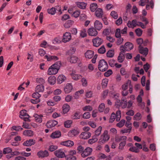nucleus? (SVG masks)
<instances>
[{"label": "nucleus", "instance_id": "obj_22", "mask_svg": "<svg viewBox=\"0 0 160 160\" xmlns=\"http://www.w3.org/2000/svg\"><path fill=\"white\" fill-rule=\"evenodd\" d=\"M56 78L55 76H50L48 78V82L51 85H54L56 82Z\"/></svg>", "mask_w": 160, "mask_h": 160}, {"label": "nucleus", "instance_id": "obj_20", "mask_svg": "<svg viewBox=\"0 0 160 160\" xmlns=\"http://www.w3.org/2000/svg\"><path fill=\"white\" fill-rule=\"evenodd\" d=\"M66 79V78L62 75H59L57 79V82L58 84L62 83Z\"/></svg>", "mask_w": 160, "mask_h": 160}, {"label": "nucleus", "instance_id": "obj_56", "mask_svg": "<svg viewBox=\"0 0 160 160\" xmlns=\"http://www.w3.org/2000/svg\"><path fill=\"white\" fill-rule=\"evenodd\" d=\"M111 31L110 29H108V28H107L106 29H105L103 32V33L106 36L108 35L111 32Z\"/></svg>", "mask_w": 160, "mask_h": 160}, {"label": "nucleus", "instance_id": "obj_33", "mask_svg": "<svg viewBox=\"0 0 160 160\" xmlns=\"http://www.w3.org/2000/svg\"><path fill=\"white\" fill-rule=\"evenodd\" d=\"M62 108L64 113H66L69 110V106L67 104H65L63 105Z\"/></svg>", "mask_w": 160, "mask_h": 160}, {"label": "nucleus", "instance_id": "obj_11", "mask_svg": "<svg viewBox=\"0 0 160 160\" xmlns=\"http://www.w3.org/2000/svg\"><path fill=\"white\" fill-rule=\"evenodd\" d=\"M63 38L62 41L64 42H66L70 40V33L69 32H66L63 35Z\"/></svg>", "mask_w": 160, "mask_h": 160}, {"label": "nucleus", "instance_id": "obj_26", "mask_svg": "<svg viewBox=\"0 0 160 160\" xmlns=\"http://www.w3.org/2000/svg\"><path fill=\"white\" fill-rule=\"evenodd\" d=\"M77 6L80 8L82 9H84L86 8L87 5L86 3L84 2H77Z\"/></svg>", "mask_w": 160, "mask_h": 160}, {"label": "nucleus", "instance_id": "obj_54", "mask_svg": "<svg viewBox=\"0 0 160 160\" xmlns=\"http://www.w3.org/2000/svg\"><path fill=\"white\" fill-rule=\"evenodd\" d=\"M116 115L114 113H112L109 120L110 123H112L115 120Z\"/></svg>", "mask_w": 160, "mask_h": 160}, {"label": "nucleus", "instance_id": "obj_63", "mask_svg": "<svg viewBox=\"0 0 160 160\" xmlns=\"http://www.w3.org/2000/svg\"><path fill=\"white\" fill-rule=\"evenodd\" d=\"M32 96L33 98L37 99L41 97V95L38 92H36L33 93L32 94Z\"/></svg>", "mask_w": 160, "mask_h": 160}, {"label": "nucleus", "instance_id": "obj_16", "mask_svg": "<svg viewBox=\"0 0 160 160\" xmlns=\"http://www.w3.org/2000/svg\"><path fill=\"white\" fill-rule=\"evenodd\" d=\"M94 26L95 28L98 30H100L102 27V23L98 20L95 21L94 23Z\"/></svg>", "mask_w": 160, "mask_h": 160}, {"label": "nucleus", "instance_id": "obj_37", "mask_svg": "<svg viewBox=\"0 0 160 160\" xmlns=\"http://www.w3.org/2000/svg\"><path fill=\"white\" fill-rule=\"evenodd\" d=\"M131 81L128 80L127 82L122 85V88L123 90H125L128 88L129 85H131Z\"/></svg>", "mask_w": 160, "mask_h": 160}, {"label": "nucleus", "instance_id": "obj_7", "mask_svg": "<svg viewBox=\"0 0 160 160\" xmlns=\"http://www.w3.org/2000/svg\"><path fill=\"white\" fill-rule=\"evenodd\" d=\"M138 48L139 52L146 56L148 54V48H144L142 45H139Z\"/></svg>", "mask_w": 160, "mask_h": 160}, {"label": "nucleus", "instance_id": "obj_44", "mask_svg": "<svg viewBox=\"0 0 160 160\" xmlns=\"http://www.w3.org/2000/svg\"><path fill=\"white\" fill-rule=\"evenodd\" d=\"M87 36V34L86 32V30L85 29H83L81 31V33L80 34V36L82 38H84Z\"/></svg>", "mask_w": 160, "mask_h": 160}, {"label": "nucleus", "instance_id": "obj_53", "mask_svg": "<svg viewBox=\"0 0 160 160\" xmlns=\"http://www.w3.org/2000/svg\"><path fill=\"white\" fill-rule=\"evenodd\" d=\"M121 30L119 28H118L116 30L115 35V37L117 38H119L121 37V33H120Z\"/></svg>", "mask_w": 160, "mask_h": 160}, {"label": "nucleus", "instance_id": "obj_58", "mask_svg": "<svg viewBox=\"0 0 160 160\" xmlns=\"http://www.w3.org/2000/svg\"><path fill=\"white\" fill-rule=\"evenodd\" d=\"M120 50L121 51L120 53H123L125 52L126 51L128 50L127 48H126V47H125V45L124 46L123 45L121 46L120 47Z\"/></svg>", "mask_w": 160, "mask_h": 160}, {"label": "nucleus", "instance_id": "obj_41", "mask_svg": "<svg viewBox=\"0 0 160 160\" xmlns=\"http://www.w3.org/2000/svg\"><path fill=\"white\" fill-rule=\"evenodd\" d=\"M81 117L80 112H76L74 114V116L72 118L73 119H79Z\"/></svg>", "mask_w": 160, "mask_h": 160}, {"label": "nucleus", "instance_id": "obj_1", "mask_svg": "<svg viewBox=\"0 0 160 160\" xmlns=\"http://www.w3.org/2000/svg\"><path fill=\"white\" fill-rule=\"evenodd\" d=\"M61 65V62L60 61L56 62L51 65L48 68L47 74L48 75H55L58 72Z\"/></svg>", "mask_w": 160, "mask_h": 160}, {"label": "nucleus", "instance_id": "obj_32", "mask_svg": "<svg viewBox=\"0 0 160 160\" xmlns=\"http://www.w3.org/2000/svg\"><path fill=\"white\" fill-rule=\"evenodd\" d=\"M25 116H28V115L27 113V111L25 110H23L20 112L19 117L20 118H23Z\"/></svg>", "mask_w": 160, "mask_h": 160}, {"label": "nucleus", "instance_id": "obj_6", "mask_svg": "<svg viewBox=\"0 0 160 160\" xmlns=\"http://www.w3.org/2000/svg\"><path fill=\"white\" fill-rule=\"evenodd\" d=\"M54 154L57 157L59 158H62L65 157L64 152L61 149L55 151L54 152Z\"/></svg>", "mask_w": 160, "mask_h": 160}, {"label": "nucleus", "instance_id": "obj_12", "mask_svg": "<svg viewBox=\"0 0 160 160\" xmlns=\"http://www.w3.org/2000/svg\"><path fill=\"white\" fill-rule=\"evenodd\" d=\"M94 53V51L88 50L85 53V56L86 58L90 59L93 57Z\"/></svg>", "mask_w": 160, "mask_h": 160}, {"label": "nucleus", "instance_id": "obj_38", "mask_svg": "<svg viewBox=\"0 0 160 160\" xmlns=\"http://www.w3.org/2000/svg\"><path fill=\"white\" fill-rule=\"evenodd\" d=\"M12 152V149L9 147H8L5 148L3 149V152L4 154H5L7 153H11Z\"/></svg>", "mask_w": 160, "mask_h": 160}, {"label": "nucleus", "instance_id": "obj_23", "mask_svg": "<svg viewBox=\"0 0 160 160\" xmlns=\"http://www.w3.org/2000/svg\"><path fill=\"white\" fill-rule=\"evenodd\" d=\"M42 115H39L38 114H35L34 115L35 121L37 122H39V123H41L42 122Z\"/></svg>", "mask_w": 160, "mask_h": 160}, {"label": "nucleus", "instance_id": "obj_47", "mask_svg": "<svg viewBox=\"0 0 160 160\" xmlns=\"http://www.w3.org/2000/svg\"><path fill=\"white\" fill-rule=\"evenodd\" d=\"M129 150L130 151L136 153H138L139 152V150L138 148H137L136 147L134 146L130 147Z\"/></svg>", "mask_w": 160, "mask_h": 160}, {"label": "nucleus", "instance_id": "obj_55", "mask_svg": "<svg viewBox=\"0 0 160 160\" xmlns=\"http://www.w3.org/2000/svg\"><path fill=\"white\" fill-rule=\"evenodd\" d=\"M126 143V141L121 142L119 145V149L122 150L123 148L124 147Z\"/></svg>", "mask_w": 160, "mask_h": 160}, {"label": "nucleus", "instance_id": "obj_52", "mask_svg": "<svg viewBox=\"0 0 160 160\" xmlns=\"http://www.w3.org/2000/svg\"><path fill=\"white\" fill-rule=\"evenodd\" d=\"M56 9L54 8H51L48 9V12L49 14L52 15H54L56 12Z\"/></svg>", "mask_w": 160, "mask_h": 160}, {"label": "nucleus", "instance_id": "obj_15", "mask_svg": "<svg viewBox=\"0 0 160 160\" xmlns=\"http://www.w3.org/2000/svg\"><path fill=\"white\" fill-rule=\"evenodd\" d=\"M79 133L78 129L77 128L72 129L71 130V137L76 136Z\"/></svg>", "mask_w": 160, "mask_h": 160}, {"label": "nucleus", "instance_id": "obj_51", "mask_svg": "<svg viewBox=\"0 0 160 160\" xmlns=\"http://www.w3.org/2000/svg\"><path fill=\"white\" fill-rule=\"evenodd\" d=\"M135 32L137 35L140 37L141 36L142 34V31L139 28H138L135 30Z\"/></svg>", "mask_w": 160, "mask_h": 160}, {"label": "nucleus", "instance_id": "obj_24", "mask_svg": "<svg viewBox=\"0 0 160 160\" xmlns=\"http://www.w3.org/2000/svg\"><path fill=\"white\" fill-rule=\"evenodd\" d=\"M44 90V87L43 85H38L36 87L35 91L37 92H43Z\"/></svg>", "mask_w": 160, "mask_h": 160}, {"label": "nucleus", "instance_id": "obj_2", "mask_svg": "<svg viewBox=\"0 0 160 160\" xmlns=\"http://www.w3.org/2000/svg\"><path fill=\"white\" fill-rule=\"evenodd\" d=\"M108 68V65L105 60L103 59L100 60L98 65V68L99 70L102 72H104L106 71Z\"/></svg>", "mask_w": 160, "mask_h": 160}, {"label": "nucleus", "instance_id": "obj_48", "mask_svg": "<svg viewBox=\"0 0 160 160\" xmlns=\"http://www.w3.org/2000/svg\"><path fill=\"white\" fill-rule=\"evenodd\" d=\"M58 148V146L56 145H52L49 147L48 150L51 152H53Z\"/></svg>", "mask_w": 160, "mask_h": 160}, {"label": "nucleus", "instance_id": "obj_64", "mask_svg": "<svg viewBox=\"0 0 160 160\" xmlns=\"http://www.w3.org/2000/svg\"><path fill=\"white\" fill-rule=\"evenodd\" d=\"M80 19L82 21H84L86 19L87 17L85 14H80Z\"/></svg>", "mask_w": 160, "mask_h": 160}, {"label": "nucleus", "instance_id": "obj_43", "mask_svg": "<svg viewBox=\"0 0 160 160\" xmlns=\"http://www.w3.org/2000/svg\"><path fill=\"white\" fill-rule=\"evenodd\" d=\"M83 90H81L76 92L75 95L74 96L75 99H77L78 98L79 95L83 93Z\"/></svg>", "mask_w": 160, "mask_h": 160}, {"label": "nucleus", "instance_id": "obj_59", "mask_svg": "<svg viewBox=\"0 0 160 160\" xmlns=\"http://www.w3.org/2000/svg\"><path fill=\"white\" fill-rule=\"evenodd\" d=\"M110 15L115 19H116L118 18V14L117 12L115 11H112Z\"/></svg>", "mask_w": 160, "mask_h": 160}, {"label": "nucleus", "instance_id": "obj_36", "mask_svg": "<svg viewBox=\"0 0 160 160\" xmlns=\"http://www.w3.org/2000/svg\"><path fill=\"white\" fill-rule=\"evenodd\" d=\"M114 54V52L113 50H109L107 53V56L108 57L112 58L113 57Z\"/></svg>", "mask_w": 160, "mask_h": 160}, {"label": "nucleus", "instance_id": "obj_49", "mask_svg": "<svg viewBox=\"0 0 160 160\" xmlns=\"http://www.w3.org/2000/svg\"><path fill=\"white\" fill-rule=\"evenodd\" d=\"M80 14V11L78 10H76L73 12V13L72 14L71 16L72 17L77 18L79 16Z\"/></svg>", "mask_w": 160, "mask_h": 160}, {"label": "nucleus", "instance_id": "obj_42", "mask_svg": "<svg viewBox=\"0 0 160 160\" xmlns=\"http://www.w3.org/2000/svg\"><path fill=\"white\" fill-rule=\"evenodd\" d=\"M122 104V102H121L120 100L117 99L115 102V106L116 108H119L121 106Z\"/></svg>", "mask_w": 160, "mask_h": 160}, {"label": "nucleus", "instance_id": "obj_27", "mask_svg": "<svg viewBox=\"0 0 160 160\" xmlns=\"http://www.w3.org/2000/svg\"><path fill=\"white\" fill-rule=\"evenodd\" d=\"M75 72L72 71V73L71 74L72 78L74 80H77L81 77V75L75 74Z\"/></svg>", "mask_w": 160, "mask_h": 160}, {"label": "nucleus", "instance_id": "obj_25", "mask_svg": "<svg viewBox=\"0 0 160 160\" xmlns=\"http://www.w3.org/2000/svg\"><path fill=\"white\" fill-rule=\"evenodd\" d=\"M125 58L124 54L123 53H120L119 55L118 58V60L119 62L122 63L123 61Z\"/></svg>", "mask_w": 160, "mask_h": 160}, {"label": "nucleus", "instance_id": "obj_13", "mask_svg": "<svg viewBox=\"0 0 160 160\" xmlns=\"http://www.w3.org/2000/svg\"><path fill=\"white\" fill-rule=\"evenodd\" d=\"M91 133L90 132H82L80 135L81 138L83 139H86L89 138L91 136Z\"/></svg>", "mask_w": 160, "mask_h": 160}, {"label": "nucleus", "instance_id": "obj_62", "mask_svg": "<svg viewBox=\"0 0 160 160\" xmlns=\"http://www.w3.org/2000/svg\"><path fill=\"white\" fill-rule=\"evenodd\" d=\"M84 148L81 145H79L78 147L77 150L78 151V153H82L84 151Z\"/></svg>", "mask_w": 160, "mask_h": 160}, {"label": "nucleus", "instance_id": "obj_50", "mask_svg": "<svg viewBox=\"0 0 160 160\" xmlns=\"http://www.w3.org/2000/svg\"><path fill=\"white\" fill-rule=\"evenodd\" d=\"M125 122V120L124 119H122L117 124V126L119 128H121L124 125Z\"/></svg>", "mask_w": 160, "mask_h": 160}, {"label": "nucleus", "instance_id": "obj_8", "mask_svg": "<svg viewBox=\"0 0 160 160\" xmlns=\"http://www.w3.org/2000/svg\"><path fill=\"white\" fill-rule=\"evenodd\" d=\"M88 35L91 36H96L98 34V32L94 28H89L88 31Z\"/></svg>", "mask_w": 160, "mask_h": 160}, {"label": "nucleus", "instance_id": "obj_5", "mask_svg": "<svg viewBox=\"0 0 160 160\" xmlns=\"http://www.w3.org/2000/svg\"><path fill=\"white\" fill-rule=\"evenodd\" d=\"M92 149L90 147H87L84 150L83 152L81 153V156L83 158H85L90 155L92 152Z\"/></svg>", "mask_w": 160, "mask_h": 160}, {"label": "nucleus", "instance_id": "obj_35", "mask_svg": "<svg viewBox=\"0 0 160 160\" xmlns=\"http://www.w3.org/2000/svg\"><path fill=\"white\" fill-rule=\"evenodd\" d=\"M142 115L139 112H137L134 116L133 119L134 120L138 121L141 119Z\"/></svg>", "mask_w": 160, "mask_h": 160}, {"label": "nucleus", "instance_id": "obj_14", "mask_svg": "<svg viewBox=\"0 0 160 160\" xmlns=\"http://www.w3.org/2000/svg\"><path fill=\"white\" fill-rule=\"evenodd\" d=\"M35 142V141L33 139H30L28 140L25 141L23 143L24 146H30L34 145Z\"/></svg>", "mask_w": 160, "mask_h": 160}, {"label": "nucleus", "instance_id": "obj_10", "mask_svg": "<svg viewBox=\"0 0 160 160\" xmlns=\"http://www.w3.org/2000/svg\"><path fill=\"white\" fill-rule=\"evenodd\" d=\"M37 155L39 157L44 158L47 157L49 156V153L47 150L44 151H40L37 153Z\"/></svg>", "mask_w": 160, "mask_h": 160}, {"label": "nucleus", "instance_id": "obj_31", "mask_svg": "<svg viewBox=\"0 0 160 160\" xmlns=\"http://www.w3.org/2000/svg\"><path fill=\"white\" fill-rule=\"evenodd\" d=\"M98 140V138L96 135H93L92 139L88 140V142L89 144H92L96 142Z\"/></svg>", "mask_w": 160, "mask_h": 160}, {"label": "nucleus", "instance_id": "obj_60", "mask_svg": "<svg viewBox=\"0 0 160 160\" xmlns=\"http://www.w3.org/2000/svg\"><path fill=\"white\" fill-rule=\"evenodd\" d=\"M82 109L84 111H91L92 110V108L91 106H87L83 107Z\"/></svg>", "mask_w": 160, "mask_h": 160}, {"label": "nucleus", "instance_id": "obj_18", "mask_svg": "<svg viewBox=\"0 0 160 160\" xmlns=\"http://www.w3.org/2000/svg\"><path fill=\"white\" fill-rule=\"evenodd\" d=\"M46 59H47V61H49L51 60H53L54 61H56L58 59V58L56 56H48L46 55L45 56Z\"/></svg>", "mask_w": 160, "mask_h": 160}, {"label": "nucleus", "instance_id": "obj_19", "mask_svg": "<svg viewBox=\"0 0 160 160\" xmlns=\"http://www.w3.org/2000/svg\"><path fill=\"white\" fill-rule=\"evenodd\" d=\"M95 15L96 17L99 18H102L103 15L102 9L100 8H98L95 12Z\"/></svg>", "mask_w": 160, "mask_h": 160}, {"label": "nucleus", "instance_id": "obj_40", "mask_svg": "<svg viewBox=\"0 0 160 160\" xmlns=\"http://www.w3.org/2000/svg\"><path fill=\"white\" fill-rule=\"evenodd\" d=\"M36 81L37 83L41 84V85H42L45 83V80L42 78H37Z\"/></svg>", "mask_w": 160, "mask_h": 160}, {"label": "nucleus", "instance_id": "obj_61", "mask_svg": "<svg viewBox=\"0 0 160 160\" xmlns=\"http://www.w3.org/2000/svg\"><path fill=\"white\" fill-rule=\"evenodd\" d=\"M105 108V105L104 103H101L99 106L98 110L100 112L103 111Z\"/></svg>", "mask_w": 160, "mask_h": 160}, {"label": "nucleus", "instance_id": "obj_3", "mask_svg": "<svg viewBox=\"0 0 160 160\" xmlns=\"http://www.w3.org/2000/svg\"><path fill=\"white\" fill-rule=\"evenodd\" d=\"M101 137H103V139H100L99 140V143H104L108 141L110 137L108 134V131L105 130L103 133L102 135L101 136Z\"/></svg>", "mask_w": 160, "mask_h": 160}, {"label": "nucleus", "instance_id": "obj_17", "mask_svg": "<svg viewBox=\"0 0 160 160\" xmlns=\"http://www.w3.org/2000/svg\"><path fill=\"white\" fill-rule=\"evenodd\" d=\"M61 136V133L59 131H57L53 132L51 135V137L52 138H57Z\"/></svg>", "mask_w": 160, "mask_h": 160}, {"label": "nucleus", "instance_id": "obj_9", "mask_svg": "<svg viewBox=\"0 0 160 160\" xmlns=\"http://www.w3.org/2000/svg\"><path fill=\"white\" fill-rule=\"evenodd\" d=\"M58 124V122L55 120H50L48 121L46 124L47 127L51 128L55 126Z\"/></svg>", "mask_w": 160, "mask_h": 160}, {"label": "nucleus", "instance_id": "obj_30", "mask_svg": "<svg viewBox=\"0 0 160 160\" xmlns=\"http://www.w3.org/2000/svg\"><path fill=\"white\" fill-rule=\"evenodd\" d=\"M125 46L126 48H127L128 50H131L133 48V45L132 43L129 42H126L125 44Z\"/></svg>", "mask_w": 160, "mask_h": 160}, {"label": "nucleus", "instance_id": "obj_46", "mask_svg": "<svg viewBox=\"0 0 160 160\" xmlns=\"http://www.w3.org/2000/svg\"><path fill=\"white\" fill-rule=\"evenodd\" d=\"M78 58L77 57L73 56L71 57V63H75L77 62Z\"/></svg>", "mask_w": 160, "mask_h": 160}, {"label": "nucleus", "instance_id": "obj_45", "mask_svg": "<svg viewBox=\"0 0 160 160\" xmlns=\"http://www.w3.org/2000/svg\"><path fill=\"white\" fill-rule=\"evenodd\" d=\"M98 52L101 54H103L106 52V49L104 46L103 45L98 50Z\"/></svg>", "mask_w": 160, "mask_h": 160}, {"label": "nucleus", "instance_id": "obj_34", "mask_svg": "<svg viewBox=\"0 0 160 160\" xmlns=\"http://www.w3.org/2000/svg\"><path fill=\"white\" fill-rule=\"evenodd\" d=\"M98 7L97 4L95 3H92L90 5V9L91 11L92 12L95 11Z\"/></svg>", "mask_w": 160, "mask_h": 160}, {"label": "nucleus", "instance_id": "obj_4", "mask_svg": "<svg viewBox=\"0 0 160 160\" xmlns=\"http://www.w3.org/2000/svg\"><path fill=\"white\" fill-rule=\"evenodd\" d=\"M103 41L102 39L98 37H97L92 40L93 46L95 47L99 46L102 43Z\"/></svg>", "mask_w": 160, "mask_h": 160}, {"label": "nucleus", "instance_id": "obj_57", "mask_svg": "<svg viewBox=\"0 0 160 160\" xmlns=\"http://www.w3.org/2000/svg\"><path fill=\"white\" fill-rule=\"evenodd\" d=\"M91 116V114L90 112H85L82 115V117L85 119L89 118Z\"/></svg>", "mask_w": 160, "mask_h": 160}, {"label": "nucleus", "instance_id": "obj_29", "mask_svg": "<svg viewBox=\"0 0 160 160\" xmlns=\"http://www.w3.org/2000/svg\"><path fill=\"white\" fill-rule=\"evenodd\" d=\"M23 134L25 136H32L33 135V132L31 130H25L23 132Z\"/></svg>", "mask_w": 160, "mask_h": 160}, {"label": "nucleus", "instance_id": "obj_28", "mask_svg": "<svg viewBox=\"0 0 160 160\" xmlns=\"http://www.w3.org/2000/svg\"><path fill=\"white\" fill-rule=\"evenodd\" d=\"M64 91L66 93H69L70 92V83H67L64 88Z\"/></svg>", "mask_w": 160, "mask_h": 160}, {"label": "nucleus", "instance_id": "obj_21", "mask_svg": "<svg viewBox=\"0 0 160 160\" xmlns=\"http://www.w3.org/2000/svg\"><path fill=\"white\" fill-rule=\"evenodd\" d=\"M127 137L125 136H116L115 138V140L116 142H119L121 141H126L127 139Z\"/></svg>", "mask_w": 160, "mask_h": 160}, {"label": "nucleus", "instance_id": "obj_39", "mask_svg": "<svg viewBox=\"0 0 160 160\" xmlns=\"http://www.w3.org/2000/svg\"><path fill=\"white\" fill-rule=\"evenodd\" d=\"M102 129V127L101 126H99L97 129L95 131V135H96L97 137L99 136L101 133V131Z\"/></svg>", "mask_w": 160, "mask_h": 160}]
</instances>
